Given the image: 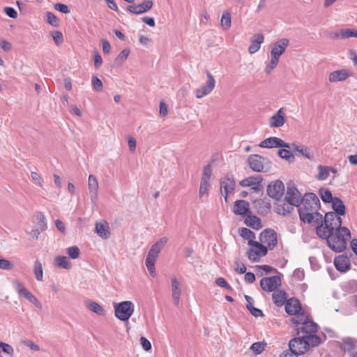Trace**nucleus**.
I'll use <instances>...</instances> for the list:
<instances>
[{"instance_id": "nucleus-2", "label": "nucleus", "mask_w": 357, "mask_h": 357, "mask_svg": "<svg viewBox=\"0 0 357 357\" xmlns=\"http://www.w3.org/2000/svg\"><path fill=\"white\" fill-rule=\"evenodd\" d=\"M342 221L340 216L335 213L328 212L324 216L322 222H317L316 225V232L320 238H326L335 230L342 227Z\"/></svg>"}, {"instance_id": "nucleus-30", "label": "nucleus", "mask_w": 357, "mask_h": 357, "mask_svg": "<svg viewBox=\"0 0 357 357\" xmlns=\"http://www.w3.org/2000/svg\"><path fill=\"white\" fill-rule=\"evenodd\" d=\"M294 206H295L287 202V203L278 204L275 207V211L280 215L286 216L293 211Z\"/></svg>"}, {"instance_id": "nucleus-55", "label": "nucleus", "mask_w": 357, "mask_h": 357, "mask_svg": "<svg viewBox=\"0 0 357 357\" xmlns=\"http://www.w3.org/2000/svg\"><path fill=\"white\" fill-rule=\"evenodd\" d=\"M0 349L5 354L13 355L14 354V349L11 345L5 342H0Z\"/></svg>"}, {"instance_id": "nucleus-35", "label": "nucleus", "mask_w": 357, "mask_h": 357, "mask_svg": "<svg viewBox=\"0 0 357 357\" xmlns=\"http://www.w3.org/2000/svg\"><path fill=\"white\" fill-rule=\"evenodd\" d=\"M319 170V174L317 176V179L320 181L326 180L331 172V167L328 166L319 165L317 167Z\"/></svg>"}, {"instance_id": "nucleus-27", "label": "nucleus", "mask_w": 357, "mask_h": 357, "mask_svg": "<svg viewBox=\"0 0 357 357\" xmlns=\"http://www.w3.org/2000/svg\"><path fill=\"white\" fill-rule=\"evenodd\" d=\"M264 37L263 34L261 33H256L253 36L251 44L248 47V51L250 54H254L257 52L260 47L261 44L264 43Z\"/></svg>"}, {"instance_id": "nucleus-29", "label": "nucleus", "mask_w": 357, "mask_h": 357, "mask_svg": "<svg viewBox=\"0 0 357 357\" xmlns=\"http://www.w3.org/2000/svg\"><path fill=\"white\" fill-rule=\"evenodd\" d=\"M333 213H335L337 215H344L346 213V207L341 199L335 197L333 201L331 202Z\"/></svg>"}, {"instance_id": "nucleus-41", "label": "nucleus", "mask_w": 357, "mask_h": 357, "mask_svg": "<svg viewBox=\"0 0 357 357\" xmlns=\"http://www.w3.org/2000/svg\"><path fill=\"white\" fill-rule=\"evenodd\" d=\"M239 234L242 238L248 239L249 241H254L253 239L255 238V233L245 227L239 229Z\"/></svg>"}, {"instance_id": "nucleus-14", "label": "nucleus", "mask_w": 357, "mask_h": 357, "mask_svg": "<svg viewBox=\"0 0 357 357\" xmlns=\"http://www.w3.org/2000/svg\"><path fill=\"white\" fill-rule=\"evenodd\" d=\"M284 191V185L283 183L277 180L275 182L269 184L267 187V194L268 195L273 198L276 200H279L282 197V195Z\"/></svg>"}, {"instance_id": "nucleus-32", "label": "nucleus", "mask_w": 357, "mask_h": 357, "mask_svg": "<svg viewBox=\"0 0 357 357\" xmlns=\"http://www.w3.org/2000/svg\"><path fill=\"white\" fill-rule=\"evenodd\" d=\"M245 223L248 227L255 229H259L262 227L260 218L255 215H248L245 219Z\"/></svg>"}, {"instance_id": "nucleus-26", "label": "nucleus", "mask_w": 357, "mask_h": 357, "mask_svg": "<svg viewBox=\"0 0 357 357\" xmlns=\"http://www.w3.org/2000/svg\"><path fill=\"white\" fill-rule=\"evenodd\" d=\"M95 231L96 234L103 239H107L110 236V230L108 223L105 221L96 224Z\"/></svg>"}, {"instance_id": "nucleus-21", "label": "nucleus", "mask_w": 357, "mask_h": 357, "mask_svg": "<svg viewBox=\"0 0 357 357\" xmlns=\"http://www.w3.org/2000/svg\"><path fill=\"white\" fill-rule=\"evenodd\" d=\"M172 296L174 303L178 305L182 294L181 283L176 277L171 278Z\"/></svg>"}, {"instance_id": "nucleus-9", "label": "nucleus", "mask_w": 357, "mask_h": 357, "mask_svg": "<svg viewBox=\"0 0 357 357\" xmlns=\"http://www.w3.org/2000/svg\"><path fill=\"white\" fill-rule=\"evenodd\" d=\"M236 188V182L231 174H227L220 179V190L225 202L228 201V196L233 193Z\"/></svg>"}, {"instance_id": "nucleus-28", "label": "nucleus", "mask_w": 357, "mask_h": 357, "mask_svg": "<svg viewBox=\"0 0 357 357\" xmlns=\"http://www.w3.org/2000/svg\"><path fill=\"white\" fill-rule=\"evenodd\" d=\"M249 203L245 200L236 201L234 205L233 211L236 215H245L249 211Z\"/></svg>"}, {"instance_id": "nucleus-20", "label": "nucleus", "mask_w": 357, "mask_h": 357, "mask_svg": "<svg viewBox=\"0 0 357 357\" xmlns=\"http://www.w3.org/2000/svg\"><path fill=\"white\" fill-rule=\"evenodd\" d=\"M289 41L287 38H282L275 42L271 50V55L275 56L280 59V56L284 53L287 47H288Z\"/></svg>"}, {"instance_id": "nucleus-57", "label": "nucleus", "mask_w": 357, "mask_h": 357, "mask_svg": "<svg viewBox=\"0 0 357 357\" xmlns=\"http://www.w3.org/2000/svg\"><path fill=\"white\" fill-rule=\"evenodd\" d=\"M13 265L11 262L7 259H3L0 257V268L3 270H10L12 269Z\"/></svg>"}, {"instance_id": "nucleus-53", "label": "nucleus", "mask_w": 357, "mask_h": 357, "mask_svg": "<svg viewBox=\"0 0 357 357\" xmlns=\"http://www.w3.org/2000/svg\"><path fill=\"white\" fill-rule=\"evenodd\" d=\"M212 176V169L210 165L204 167L201 179L209 181Z\"/></svg>"}, {"instance_id": "nucleus-36", "label": "nucleus", "mask_w": 357, "mask_h": 357, "mask_svg": "<svg viewBox=\"0 0 357 357\" xmlns=\"http://www.w3.org/2000/svg\"><path fill=\"white\" fill-rule=\"evenodd\" d=\"M87 307L92 312H93L94 313L97 314L98 315H100V316H103L105 315V310H104V308L100 305L98 304L97 302H95V301H90L88 305H87Z\"/></svg>"}, {"instance_id": "nucleus-61", "label": "nucleus", "mask_w": 357, "mask_h": 357, "mask_svg": "<svg viewBox=\"0 0 357 357\" xmlns=\"http://www.w3.org/2000/svg\"><path fill=\"white\" fill-rule=\"evenodd\" d=\"M309 261L313 271H317L320 268V264L315 257H310Z\"/></svg>"}, {"instance_id": "nucleus-58", "label": "nucleus", "mask_w": 357, "mask_h": 357, "mask_svg": "<svg viewBox=\"0 0 357 357\" xmlns=\"http://www.w3.org/2000/svg\"><path fill=\"white\" fill-rule=\"evenodd\" d=\"M215 284L218 286H220L221 287H224L228 290L231 289V287L227 282V281L223 278H218L215 280Z\"/></svg>"}, {"instance_id": "nucleus-5", "label": "nucleus", "mask_w": 357, "mask_h": 357, "mask_svg": "<svg viewBox=\"0 0 357 357\" xmlns=\"http://www.w3.org/2000/svg\"><path fill=\"white\" fill-rule=\"evenodd\" d=\"M168 238L162 237L152 245L149 250L148 255L145 260V264L150 275L155 277V264L158 257L159 253L162 250L165 244L167 243Z\"/></svg>"}, {"instance_id": "nucleus-10", "label": "nucleus", "mask_w": 357, "mask_h": 357, "mask_svg": "<svg viewBox=\"0 0 357 357\" xmlns=\"http://www.w3.org/2000/svg\"><path fill=\"white\" fill-rule=\"evenodd\" d=\"M250 249L248 257L251 261H256L258 257H264L267 253V248L257 241H248Z\"/></svg>"}, {"instance_id": "nucleus-8", "label": "nucleus", "mask_w": 357, "mask_h": 357, "mask_svg": "<svg viewBox=\"0 0 357 357\" xmlns=\"http://www.w3.org/2000/svg\"><path fill=\"white\" fill-rule=\"evenodd\" d=\"M248 162L250 167L256 172H264L271 167L268 159L257 154L250 155L248 157Z\"/></svg>"}, {"instance_id": "nucleus-50", "label": "nucleus", "mask_w": 357, "mask_h": 357, "mask_svg": "<svg viewBox=\"0 0 357 357\" xmlns=\"http://www.w3.org/2000/svg\"><path fill=\"white\" fill-rule=\"evenodd\" d=\"M13 284L20 296H22L28 290L24 287V284L17 280H14Z\"/></svg>"}, {"instance_id": "nucleus-31", "label": "nucleus", "mask_w": 357, "mask_h": 357, "mask_svg": "<svg viewBox=\"0 0 357 357\" xmlns=\"http://www.w3.org/2000/svg\"><path fill=\"white\" fill-rule=\"evenodd\" d=\"M340 348L344 351H351L357 348V340L351 337L344 338Z\"/></svg>"}, {"instance_id": "nucleus-16", "label": "nucleus", "mask_w": 357, "mask_h": 357, "mask_svg": "<svg viewBox=\"0 0 357 357\" xmlns=\"http://www.w3.org/2000/svg\"><path fill=\"white\" fill-rule=\"evenodd\" d=\"M259 146L264 149H272V148H289V144L284 142L281 139L276 137H271L261 141Z\"/></svg>"}, {"instance_id": "nucleus-46", "label": "nucleus", "mask_w": 357, "mask_h": 357, "mask_svg": "<svg viewBox=\"0 0 357 357\" xmlns=\"http://www.w3.org/2000/svg\"><path fill=\"white\" fill-rule=\"evenodd\" d=\"M91 84L96 91L100 92L102 91V82L96 75H92Z\"/></svg>"}, {"instance_id": "nucleus-54", "label": "nucleus", "mask_w": 357, "mask_h": 357, "mask_svg": "<svg viewBox=\"0 0 357 357\" xmlns=\"http://www.w3.org/2000/svg\"><path fill=\"white\" fill-rule=\"evenodd\" d=\"M248 310L255 317H262L263 312L261 310L255 307L251 303L246 305Z\"/></svg>"}, {"instance_id": "nucleus-38", "label": "nucleus", "mask_w": 357, "mask_h": 357, "mask_svg": "<svg viewBox=\"0 0 357 357\" xmlns=\"http://www.w3.org/2000/svg\"><path fill=\"white\" fill-rule=\"evenodd\" d=\"M294 149L295 151L298 152L305 158L309 160L313 159V153H312L309 148L304 146H295Z\"/></svg>"}, {"instance_id": "nucleus-39", "label": "nucleus", "mask_w": 357, "mask_h": 357, "mask_svg": "<svg viewBox=\"0 0 357 357\" xmlns=\"http://www.w3.org/2000/svg\"><path fill=\"white\" fill-rule=\"evenodd\" d=\"M231 14L228 11L223 12L221 17V26L224 29H228L231 24Z\"/></svg>"}, {"instance_id": "nucleus-44", "label": "nucleus", "mask_w": 357, "mask_h": 357, "mask_svg": "<svg viewBox=\"0 0 357 357\" xmlns=\"http://www.w3.org/2000/svg\"><path fill=\"white\" fill-rule=\"evenodd\" d=\"M26 299H27L30 303L35 305L37 307L41 308L42 305L40 301L36 298L35 296H33L29 290H27L23 295Z\"/></svg>"}, {"instance_id": "nucleus-13", "label": "nucleus", "mask_w": 357, "mask_h": 357, "mask_svg": "<svg viewBox=\"0 0 357 357\" xmlns=\"http://www.w3.org/2000/svg\"><path fill=\"white\" fill-rule=\"evenodd\" d=\"M261 289L267 292L275 291L281 285V279L279 276L274 275L264 278L260 281Z\"/></svg>"}, {"instance_id": "nucleus-23", "label": "nucleus", "mask_w": 357, "mask_h": 357, "mask_svg": "<svg viewBox=\"0 0 357 357\" xmlns=\"http://www.w3.org/2000/svg\"><path fill=\"white\" fill-rule=\"evenodd\" d=\"M352 73L347 69L335 70L328 75V81L331 83L342 82L351 76Z\"/></svg>"}, {"instance_id": "nucleus-12", "label": "nucleus", "mask_w": 357, "mask_h": 357, "mask_svg": "<svg viewBox=\"0 0 357 357\" xmlns=\"http://www.w3.org/2000/svg\"><path fill=\"white\" fill-rule=\"evenodd\" d=\"M260 241L267 249L273 250L278 243L277 233L271 229H265L260 234Z\"/></svg>"}, {"instance_id": "nucleus-17", "label": "nucleus", "mask_w": 357, "mask_h": 357, "mask_svg": "<svg viewBox=\"0 0 357 357\" xmlns=\"http://www.w3.org/2000/svg\"><path fill=\"white\" fill-rule=\"evenodd\" d=\"M153 3L151 0L144 1L138 5H128L126 10L130 13L140 15L149 11L153 7Z\"/></svg>"}, {"instance_id": "nucleus-52", "label": "nucleus", "mask_w": 357, "mask_h": 357, "mask_svg": "<svg viewBox=\"0 0 357 357\" xmlns=\"http://www.w3.org/2000/svg\"><path fill=\"white\" fill-rule=\"evenodd\" d=\"M79 249L77 246H71L67 248V254L73 259H77L79 256Z\"/></svg>"}, {"instance_id": "nucleus-48", "label": "nucleus", "mask_w": 357, "mask_h": 357, "mask_svg": "<svg viewBox=\"0 0 357 357\" xmlns=\"http://www.w3.org/2000/svg\"><path fill=\"white\" fill-rule=\"evenodd\" d=\"M342 39L348 38L350 37L357 38V30L352 29H341Z\"/></svg>"}, {"instance_id": "nucleus-37", "label": "nucleus", "mask_w": 357, "mask_h": 357, "mask_svg": "<svg viewBox=\"0 0 357 357\" xmlns=\"http://www.w3.org/2000/svg\"><path fill=\"white\" fill-rule=\"evenodd\" d=\"M33 273L36 280L43 281V271L42 264L39 260H36L33 264Z\"/></svg>"}, {"instance_id": "nucleus-25", "label": "nucleus", "mask_w": 357, "mask_h": 357, "mask_svg": "<svg viewBox=\"0 0 357 357\" xmlns=\"http://www.w3.org/2000/svg\"><path fill=\"white\" fill-rule=\"evenodd\" d=\"M88 187L91 194V199L92 202H94L98 198V181L97 178L93 174L89 176Z\"/></svg>"}, {"instance_id": "nucleus-62", "label": "nucleus", "mask_w": 357, "mask_h": 357, "mask_svg": "<svg viewBox=\"0 0 357 357\" xmlns=\"http://www.w3.org/2000/svg\"><path fill=\"white\" fill-rule=\"evenodd\" d=\"M293 276L298 280L301 281L304 279V276H305L304 271L301 268H296L294 271Z\"/></svg>"}, {"instance_id": "nucleus-1", "label": "nucleus", "mask_w": 357, "mask_h": 357, "mask_svg": "<svg viewBox=\"0 0 357 357\" xmlns=\"http://www.w3.org/2000/svg\"><path fill=\"white\" fill-rule=\"evenodd\" d=\"M298 207L299 218L302 222L308 224L323 222V215L318 211L320 201L315 194L306 193Z\"/></svg>"}, {"instance_id": "nucleus-18", "label": "nucleus", "mask_w": 357, "mask_h": 357, "mask_svg": "<svg viewBox=\"0 0 357 357\" xmlns=\"http://www.w3.org/2000/svg\"><path fill=\"white\" fill-rule=\"evenodd\" d=\"M262 181V177L258 175L245 178L241 181L239 184L242 187H251L255 192H258L261 190V183Z\"/></svg>"}, {"instance_id": "nucleus-6", "label": "nucleus", "mask_w": 357, "mask_h": 357, "mask_svg": "<svg viewBox=\"0 0 357 357\" xmlns=\"http://www.w3.org/2000/svg\"><path fill=\"white\" fill-rule=\"evenodd\" d=\"M296 326L298 335L308 336L317 335L318 326L316 323L309 319L308 316L302 313L301 315L292 319Z\"/></svg>"}, {"instance_id": "nucleus-47", "label": "nucleus", "mask_w": 357, "mask_h": 357, "mask_svg": "<svg viewBox=\"0 0 357 357\" xmlns=\"http://www.w3.org/2000/svg\"><path fill=\"white\" fill-rule=\"evenodd\" d=\"M279 58L275 57V56H271V59L268 64L265 68V72L266 74H270L271 71L275 68V67L278 66Z\"/></svg>"}, {"instance_id": "nucleus-24", "label": "nucleus", "mask_w": 357, "mask_h": 357, "mask_svg": "<svg viewBox=\"0 0 357 357\" xmlns=\"http://www.w3.org/2000/svg\"><path fill=\"white\" fill-rule=\"evenodd\" d=\"M334 265L337 271L346 272L350 268V259L345 255H338L334 259Z\"/></svg>"}, {"instance_id": "nucleus-22", "label": "nucleus", "mask_w": 357, "mask_h": 357, "mask_svg": "<svg viewBox=\"0 0 357 357\" xmlns=\"http://www.w3.org/2000/svg\"><path fill=\"white\" fill-rule=\"evenodd\" d=\"M302 310L301 303L298 300L294 298H290L285 303V311L288 314L290 315H301L300 313Z\"/></svg>"}, {"instance_id": "nucleus-56", "label": "nucleus", "mask_w": 357, "mask_h": 357, "mask_svg": "<svg viewBox=\"0 0 357 357\" xmlns=\"http://www.w3.org/2000/svg\"><path fill=\"white\" fill-rule=\"evenodd\" d=\"M47 20L50 24L54 26H57L59 24L58 19L55 16L54 14H53L51 12H47Z\"/></svg>"}, {"instance_id": "nucleus-59", "label": "nucleus", "mask_w": 357, "mask_h": 357, "mask_svg": "<svg viewBox=\"0 0 357 357\" xmlns=\"http://www.w3.org/2000/svg\"><path fill=\"white\" fill-rule=\"evenodd\" d=\"M54 8L62 13L66 14L70 13V9L68 8V7L66 5L61 3H56L54 5Z\"/></svg>"}, {"instance_id": "nucleus-63", "label": "nucleus", "mask_w": 357, "mask_h": 357, "mask_svg": "<svg viewBox=\"0 0 357 357\" xmlns=\"http://www.w3.org/2000/svg\"><path fill=\"white\" fill-rule=\"evenodd\" d=\"M4 13L11 18H16L17 16V11L12 7H5Z\"/></svg>"}, {"instance_id": "nucleus-33", "label": "nucleus", "mask_w": 357, "mask_h": 357, "mask_svg": "<svg viewBox=\"0 0 357 357\" xmlns=\"http://www.w3.org/2000/svg\"><path fill=\"white\" fill-rule=\"evenodd\" d=\"M274 303L278 306H282L286 303V293L283 291H275L272 295Z\"/></svg>"}, {"instance_id": "nucleus-42", "label": "nucleus", "mask_w": 357, "mask_h": 357, "mask_svg": "<svg viewBox=\"0 0 357 357\" xmlns=\"http://www.w3.org/2000/svg\"><path fill=\"white\" fill-rule=\"evenodd\" d=\"M210 185H211V183L209 181L201 179L199 189V197H202L205 195H207L208 190Z\"/></svg>"}, {"instance_id": "nucleus-51", "label": "nucleus", "mask_w": 357, "mask_h": 357, "mask_svg": "<svg viewBox=\"0 0 357 357\" xmlns=\"http://www.w3.org/2000/svg\"><path fill=\"white\" fill-rule=\"evenodd\" d=\"M130 54V50L128 49L123 50L117 56L116 59V63L118 64H121L123 63L128 57Z\"/></svg>"}, {"instance_id": "nucleus-34", "label": "nucleus", "mask_w": 357, "mask_h": 357, "mask_svg": "<svg viewBox=\"0 0 357 357\" xmlns=\"http://www.w3.org/2000/svg\"><path fill=\"white\" fill-rule=\"evenodd\" d=\"M55 264L61 268L65 269H70L71 268V263L67 257L65 256H57L54 259Z\"/></svg>"}, {"instance_id": "nucleus-15", "label": "nucleus", "mask_w": 357, "mask_h": 357, "mask_svg": "<svg viewBox=\"0 0 357 357\" xmlns=\"http://www.w3.org/2000/svg\"><path fill=\"white\" fill-rule=\"evenodd\" d=\"M302 198L301 192L295 186L290 185L287 187L284 198L286 202L294 205L295 206H298L302 201Z\"/></svg>"}, {"instance_id": "nucleus-45", "label": "nucleus", "mask_w": 357, "mask_h": 357, "mask_svg": "<svg viewBox=\"0 0 357 357\" xmlns=\"http://www.w3.org/2000/svg\"><path fill=\"white\" fill-rule=\"evenodd\" d=\"M266 345V343H263V342H257L253 343L251 345L250 349L256 355H258V354H261L264 351Z\"/></svg>"}, {"instance_id": "nucleus-4", "label": "nucleus", "mask_w": 357, "mask_h": 357, "mask_svg": "<svg viewBox=\"0 0 357 357\" xmlns=\"http://www.w3.org/2000/svg\"><path fill=\"white\" fill-rule=\"evenodd\" d=\"M351 238L350 231L347 227H340L333 231L326 239L328 245L335 252H341L346 249L347 241Z\"/></svg>"}, {"instance_id": "nucleus-19", "label": "nucleus", "mask_w": 357, "mask_h": 357, "mask_svg": "<svg viewBox=\"0 0 357 357\" xmlns=\"http://www.w3.org/2000/svg\"><path fill=\"white\" fill-rule=\"evenodd\" d=\"M285 123V109H279L269 119L271 128H280Z\"/></svg>"}, {"instance_id": "nucleus-43", "label": "nucleus", "mask_w": 357, "mask_h": 357, "mask_svg": "<svg viewBox=\"0 0 357 357\" xmlns=\"http://www.w3.org/2000/svg\"><path fill=\"white\" fill-rule=\"evenodd\" d=\"M278 155L282 158L284 159L289 162H292L294 160V155L292 154V153L286 149H281L278 151Z\"/></svg>"}, {"instance_id": "nucleus-7", "label": "nucleus", "mask_w": 357, "mask_h": 357, "mask_svg": "<svg viewBox=\"0 0 357 357\" xmlns=\"http://www.w3.org/2000/svg\"><path fill=\"white\" fill-rule=\"evenodd\" d=\"M134 311L135 305L131 301H122L114 305L115 317L122 321H128Z\"/></svg>"}, {"instance_id": "nucleus-40", "label": "nucleus", "mask_w": 357, "mask_h": 357, "mask_svg": "<svg viewBox=\"0 0 357 357\" xmlns=\"http://www.w3.org/2000/svg\"><path fill=\"white\" fill-rule=\"evenodd\" d=\"M319 195L324 203H331L334 199L331 192L327 189H320Z\"/></svg>"}, {"instance_id": "nucleus-60", "label": "nucleus", "mask_w": 357, "mask_h": 357, "mask_svg": "<svg viewBox=\"0 0 357 357\" xmlns=\"http://www.w3.org/2000/svg\"><path fill=\"white\" fill-rule=\"evenodd\" d=\"M137 141L135 138L132 136L128 137V145L130 152H134L136 149Z\"/></svg>"}, {"instance_id": "nucleus-49", "label": "nucleus", "mask_w": 357, "mask_h": 357, "mask_svg": "<svg viewBox=\"0 0 357 357\" xmlns=\"http://www.w3.org/2000/svg\"><path fill=\"white\" fill-rule=\"evenodd\" d=\"M31 178L32 181L35 183L38 186L43 188L44 184V181L42 176L36 172H31Z\"/></svg>"}, {"instance_id": "nucleus-11", "label": "nucleus", "mask_w": 357, "mask_h": 357, "mask_svg": "<svg viewBox=\"0 0 357 357\" xmlns=\"http://www.w3.org/2000/svg\"><path fill=\"white\" fill-rule=\"evenodd\" d=\"M206 74L207 77L206 83L195 91L196 98L199 99L208 95L214 89L215 86V80L212 74L208 70L206 71Z\"/></svg>"}, {"instance_id": "nucleus-3", "label": "nucleus", "mask_w": 357, "mask_h": 357, "mask_svg": "<svg viewBox=\"0 0 357 357\" xmlns=\"http://www.w3.org/2000/svg\"><path fill=\"white\" fill-rule=\"evenodd\" d=\"M298 336L289 343V349L297 355L303 354L310 347H317L321 343V338L318 335Z\"/></svg>"}, {"instance_id": "nucleus-64", "label": "nucleus", "mask_w": 357, "mask_h": 357, "mask_svg": "<svg viewBox=\"0 0 357 357\" xmlns=\"http://www.w3.org/2000/svg\"><path fill=\"white\" fill-rule=\"evenodd\" d=\"M140 342L145 351H149L151 349V344L150 341L144 337L140 338Z\"/></svg>"}]
</instances>
